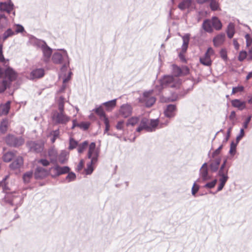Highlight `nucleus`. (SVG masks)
<instances>
[{
	"label": "nucleus",
	"instance_id": "nucleus-16",
	"mask_svg": "<svg viewBox=\"0 0 252 252\" xmlns=\"http://www.w3.org/2000/svg\"><path fill=\"white\" fill-rule=\"evenodd\" d=\"M45 74V70L42 68L33 69L30 73V79L34 80L42 78Z\"/></svg>",
	"mask_w": 252,
	"mask_h": 252
},
{
	"label": "nucleus",
	"instance_id": "nucleus-59",
	"mask_svg": "<svg viewBox=\"0 0 252 252\" xmlns=\"http://www.w3.org/2000/svg\"><path fill=\"white\" fill-rule=\"evenodd\" d=\"M16 26V29L15 30V34H17L19 33H22L25 31L24 27L20 24L15 25Z\"/></svg>",
	"mask_w": 252,
	"mask_h": 252
},
{
	"label": "nucleus",
	"instance_id": "nucleus-28",
	"mask_svg": "<svg viewBox=\"0 0 252 252\" xmlns=\"http://www.w3.org/2000/svg\"><path fill=\"white\" fill-rule=\"evenodd\" d=\"M211 20L212 22L213 27L216 30L219 31L221 29L222 25L221 21L218 18V17L216 16H213L212 17Z\"/></svg>",
	"mask_w": 252,
	"mask_h": 252
},
{
	"label": "nucleus",
	"instance_id": "nucleus-45",
	"mask_svg": "<svg viewBox=\"0 0 252 252\" xmlns=\"http://www.w3.org/2000/svg\"><path fill=\"white\" fill-rule=\"evenodd\" d=\"M239 142L232 141L230 143V150L229 153L232 156H234L236 153V147Z\"/></svg>",
	"mask_w": 252,
	"mask_h": 252
},
{
	"label": "nucleus",
	"instance_id": "nucleus-4",
	"mask_svg": "<svg viewBox=\"0 0 252 252\" xmlns=\"http://www.w3.org/2000/svg\"><path fill=\"white\" fill-rule=\"evenodd\" d=\"M180 83L178 78H175L171 75L164 76L160 80V86H156L157 89L159 91L164 88H177Z\"/></svg>",
	"mask_w": 252,
	"mask_h": 252
},
{
	"label": "nucleus",
	"instance_id": "nucleus-46",
	"mask_svg": "<svg viewBox=\"0 0 252 252\" xmlns=\"http://www.w3.org/2000/svg\"><path fill=\"white\" fill-rule=\"evenodd\" d=\"M10 85L6 79L0 81V93L3 92Z\"/></svg>",
	"mask_w": 252,
	"mask_h": 252
},
{
	"label": "nucleus",
	"instance_id": "nucleus-33",
	"mask_svg": "<svg viewBox=\"0 0 252 252\" xmlns=\"http://www.w3.org/2000/svg\"><path fill=\"white\" fill-rule=\"evenodd\" d=\"M192 2V0H182L178 7L181 10H184L187 8H189L191 6Z\"/></svg>",
	"mask_w": 252,
	"mask_h": 252
},
{
	"label": "nucleus",
	"instance_id": "nucleus-8",
	"mask_svg": "<svg viewBox=\"0 0 252 252\" xmlns=\"http://www.w3.org/2000/svg\"><path fill=\"white\" fill-rule=\"evenodd\" d=\"M49 170L51 172V176L53 178H56L61 175L68 173L70 169L67 166H60L56 164L54 167L50 168Z\"/></svg>",
	"mask_w": 252,
	"mask_h": 252
},
{
	"label": "nucleus",
	"instance_id": "nucleus-12",
	"mask_svg": "<svg viewBox=\"0 0 252 252\" xmlns=\"http://www.w3.org/2000/svg\"><path fill=\"white\" fill-rule=\"evenodd\" d=\"M132 107L129 104H124L120 108L119 114L124 118H126L131 115Z\"/></svg>",
	"mask_w": 252,
	"mask_h": 252
},
{
	"label": "nucleus",
	"instance_id": "nucleus-56",
	"mask_svg": "<svg viewBox=\"0 0 252 252\" xmlns=\"http://www.w3.org/2000/svg\"><path fill=\"white\" fill-rule=\"evenodd\" d=\"M244 88L242 86H238L233 87L232 90V94H235L238 92H242L244 91Z\"/></svg>",
	"mask_w": 252,
	"mask_h": 252
},
{
	"label": "nucleus",
	"instance_id": "nucleus-23",
	"mask_svg": "<svg viewBox=\"0 0 252 252\" xmlns=\"http://www.w3.org/2000/svg\"><path fill=\"white\" fill-rule=\"evenodd\" d=\"M202 28L206 32L212 33L213 32V27L211 19L204 20L202 25Z\"/></svg>",
	"mask_w": 252,
	"mask_h": 252
},
{
	"label": "nucleus",
	"instance_id": "nucleus-38",
	"mask_svg": "<svg viewBox=\"0 0 252 252\" xmlns=\"http://www.w3.org/2000/svg\"><path fill=\"white\" fill-rule=\"evenodd\" d=\"M9 22L6 16L3 14H0V29L6 28Z\"/></svg>",
	"mask_w": 252,
	"mask_h": 252
},
{
	"label": "nucleus",
	"instance_id": "nucleus-35",
	"mask_svg": "<svg viewBox=\"0 0 252 252\" xmlns=\"http://www.w3.org/2000/svg\"><path fill=\"white\" fill-rule=\"evenodd\" d=\"M226 32L229 38L231 39L233 37L235 32V25L233 23L231 22L228 24Z\"/></svg>",
	"mask_w": 252,
	"mask_h": 252
},
{
	"label": "nucleus",
	"instance_id": "nucleus-30",
	"mask_svg": "<svg viewBox=\"0 0 252 252\" xmlns=\"http://www.w3.org/2000/svg\"><path fill=\"white\" fill-rule=\"evenodd\" d=\"M92 111L94 112L99 117V118L102 120H104V118H108L103 109L102 105H100L94 109Z\"/></svg>",
	"mask_w": 252,
	"mask_h": 252
},
{
	"label": "nucleus",
	"instance_id": "nucleus-36",
	"mask_svg": "<svg viewBox=\"0 0 252 252\" xmlns=\"http://www.w3.org/2000/svg\"><path fill=\"white\" fill-rule=\"evenodd\" d=\"M117 99H114L103 103L101 105L106 107L107 111L111 110L116 105Z\"/></svg>",
	"mask_w": 252,
	"mask_h": 252
},
{
	"label": "nucleus",
	"instance_id": "nucleus-52",
	"mask_svg": "<svg viewBox=\"0 0 252 252\" xmlns=\"http://www.w3.org/2000/svg\"><path fill=\"white\" fill-rule=\"evenodd\" d=\"M178 98V95L176 94H173L171 96L167 97L165 98L166 102H174L176 101Z\"/></svg>",
	"mask_w": 252,
	"mask_h": 252
},
{
	"label": "nucleus",
	"instance_id": "nucleus-54",
	"mask_svg": "<svg viewBox=\"0 0 252 252\" xmlns=\"http://www.w3.org/2000/svg\"><path fill=\"white\" fill-rule=\"evenodd\" d=\"M68 175L66 177V180H67L68 182H70L72 181H74L76 179V175L74 172L70 171L67 173Z\"/></svg>",
	"mask_w": 252,
	"mask_h": 252
},
{
	"label": "nucleus",
	"instance_id": "nucleus-26",
	"mask_svg": "<svg viewBox=\"0 0 252 252\" xmlns=\"http://www.w3.org/2000/svg\"><path fill=\"white\" fill-rule=\"evenodd\" d=\"M10 108V101H8L4 104L0 105V116L6 115Z\"/></svg>",
	"mask_w": 252,
	"mask_h": 252
},
{
	"label": "nucleus",
	"instance_id": "nucleus-10",
	"mask_svg": "<svg viewBox=\"0 0 252 252\" xmlns=\"http://www.w3.org/2000/svg\"><path fill=\"white\" fill-rule=\"evenodd\" d=\"M153 91H149L145 92L143 94V97L141 98V101L144 102L147 107H149L152 106L156 101L155 97L151 96Z\"/></svg>",
	"mask_w": 252,
	"mask_h": 252
},
{
	"label": "nucleus",
	"instance_id": "nucleus-55",
	"mask_svg": "<svg viewBox=\"0 0 252 252\" xmlns=\"http://www.w3.org/2000/svg\"><path fill=\"white\" fill-rule=\"evenodd\" d=\"M199 186L197 185L196 182H194L191 188V194L193 196H195L196 193L199 189Z\"/></svg>",
	"mask_w": 252,
	"mask_h": 252
},
{
	"label": "nucleus",
	"instance_id": "nucleus-62",
	"mask_svg": "<svg viewBox=\"0 0 252 252\" xmlns=\"http://www.w3.org/2000/svg\"><path fill=\"white\" fill-rule=\"evenodd\" d=\"M245 132L244 128H241L239 134L236 137V141L239 142L241 139L244 136Z\"/></svg>",
	"mask_w": 252,
	"mask_h": 252
},
{
	"label": "nucleus",
	"instance_id": "nucleus-22",
	"mask_svg": "<svg viewBox=\"0 0 252 252\" xmlns=\"http://www.w3.org/2000/svg\"><path fill=\"white\" fill-rule=\"evenodd\" d=\"M230 165L227 163V159H223L221 164H220V170L219 174L228 175V171Z\"/></svg>",
	"mask_w": 252,
	"mask_h": 252
},
{
	"label": "nucleus",
	"instance_id": "nucleus-9",
	"mask_svg": "<svg viewBox=\"0 0 252 252\" xmlns=\"http://www.w3.org/2000/svg\"><path fill=\"white\" fill-rule=\"evenodd\" d=\"M213 159H210L208 162L209 169L212 173H217L216 176H219V172L220 170V164L221 163V158H213Z\"/></svg>",
	"mask_w": 252,
	"mask_h": 252
},
{
	"label": "nucleus",
	"instance_id": "nucleus-25",
	"mask_svg": "<svg viewBox=\"0 0 252 252\" xmlns=\"http://www.w3.org/2000/svg\"><path fill=\"white\" fill-rule=\"evenodd\" d=\"M97 153V158L99 156V151L95 150V143L94 142H92L89 145V151L88 153V158H91L93 156H95V153Z\"/></svg>",
	"mask_w": 252,
	"mask_h": 252
},
{
	"label": "nucleus",
	"instance_id": "nucleus-39",
	"mask_svg": "<svg viewBox=\"0 0 252 252\" xmlns=\"http://www.w3.org/2000/svg\"><path fill=\"white\" fill-rule=\"evenodd\" d=\"M15 154L14 152L10 151L4 153L2 156L3 160L4 162H10L15 157Z\"/></svg>",
	"mask_w": 252,
	"mask_h": 252
},
{
	"label": "nucleus",
	"instance_id": "nucleus-53",
	"mask_svg": "<svg viewBox=\"0 0 252 252\" xmlns=\"http://www.w3.org/2000/svg\"><path fill=\"white\" fill-rule=\"evenodd\" d=\"M247 52L246 51L242 50L240 52L238 57V60L240 62H243L247 56Z\"/></svg>",
	"mask_w": 252,
	"mask_h": 252
},
{
	"label": "nucleus",
	"instance_id": "nucleus-64",
	"mask_svg": "<svg viewBox=\"0 0 252 252\" xmlns=\"http://www.w3.org/2000/svg\"><path fill=\"white\" fill-rule=\"evenodd\" d=\"M38 163H40L43 166H47L50 164V162L46 159L41 158L38 160Z\"/></svg>",
	"mask_w": 252,
	"mask_h": 252
},
{
	"label": "nucleus",
	"instance_id": "nucleus-40",
	"mask_svg": "<svg viewBox=\"0 0 252 252\" xmlns=\"http://www.w3.org/2000/svg\"><path fill=\"white\" fill-rule=\"evenodd\" d=\"M67 159V153L65 151H62L58 157V160L61 164L65 163Z\"/></svg>",
	"mask_w": 252,
	"mask_h": 252
},
{
	"label": "nucleus",
	"instance_id": "nucleus-58",
	"mask_svg": "<svg viewBox=\"0 0 252 252\" xmlns=\"http://www.w3.org/2000/svg\"><path fill=\"white\" fill-rule=\"evenodd\" d=\"M223 148V145H221L219 146V147L216 150H215L212 154V158H215L217 156L219 155L220 153V151Z\"/></svg>",
	"mask_w": 252,
	"mask_h": 252
},
{
	"label": "nucleus",
	"instance_id": "nucleus-51",
	"mask_svg": "<svg viewBox=\"0 0 252 252\" xmlns=\"http://www.w3.org/2000/svg\"><path fill=\"white\" fill-rule=\"evenodd\" d=\"M78 145V142L75 140L73 138H70L69 139V146L68 149L69 150H72L75 148Z\"/></svg>",
	"mask_w": 252,
	"mask_h": 252
},
{
	"label": "nucleus",
	"instance_id": "nucleus-11",
	"mask_svg": "<svg viewBox=\"0 0 252 252\" xmlns=\"http://www.w3.org/2000/svg\"><path fill=\"white\" fill-rule=\"evenodd\" d=\"M27 145L32 152L38 153L43 150L44 145L39 141H30L27 143Z\"/></svg>",
	"mask_w": 252,
	"mask_h": 252
},
{
	"label": "nucleus",
	"instance_id": "nucleus-41",
	"mask_svg": "<svg viewBox=\"0 0 252 252\" xmlns=\"http://www.w3.org/2000/svg\"><path fill=\"white\" fill-rule=\"evenodd\" d=\"M15 34V32L11 28L7 29L2 35L3 41L6 40L8 38L12 36Z\"/></svg>",
	"mask_w": 252,
	"mask_h": 252
},
{
	"label": "nucleus",
	"instance_id": "nucleus-34",
	"mask_svg": "<svg viewBox=\"0 0 252 252\" xmlns=\"http://www.w3.org/2000/svg\"><path fill=\"white\" fill-rule=\"evenodd\" d=\"M207 54V53H205L203 56L200 57L199 61L201 64L209 66L211 65L212 61L210 56Z\"/></svg>",
	"mask_w": 252,
	"mask_h": 252
},
{
	"label": "nucleus",
	"instance_id": "nucleus-48",
	"mask_svg": "<svg viewBox=\"0 0 252 252\" xmlns=\"http://www.w3.org/2000/svg\"><path fill=\"white\" fill-rule=\"evenodd\" d=\"M218 182V180L217 179H215L211 182L207 183L204 186L203 188L206 189H212L214 188Z\"/></svg>",
	"mask_w": 252,
	"mask_h": 252
},
{
	"label": "nucleus",
	"instance_id": "nucleus-2",
	"mask_svg": "<svg viewBox=\"0 0 252 252\" xmlns=\"http://www.w3.org/2000/svg\"><path fill=\"white\" fill-rule=\"evenodd\" d=\"M52 62L57 65H61V70L65 72L69 66V59L67 51L64 49H58L52 56Z\"/></svg>",
	"mask_w": 252,
	"mask_h": 252
},
{
	"label": "nucleus",
	"instance_id": "nucleus-61",
	"mask_svg": "<svg viewBox=\"0 0 252 252\" xmlns=\"http://www.w3.org/2000/svg\"><path fill=\"white\" fill-rule=\"evenodd\" d=\"M245 37L246 40V46L249 47L252 43V38H251L250 34L248 33L245 35Z\"/></svg>",
	"mask_w": 252,
	"mask_h": 252
},
{
	"label": "nucleus",
	"instance_id": "nucleus-14",
	"mask_svg": "<svg viewBox=\"0 0 252 252\" xmlns=\"http://www.w3.org/2000/svg\"><path fill=\"white\" fill-rule=\"evenodd\" d=\"M217 177H219V181L220 182V184L218 187L217 190L216 192H214L212 191H210L209 192L210 193H211L213 194H215L217 192H219V191H220V190H221L229 179L228 175L219 174V176H217Z\"/></svg>",
	"mask_w": 252,
	"mask_h": 252
},
{
	"label": "nucleus",
	"instance_id": "nucleus-44",
	"mask_svg": "<svg viewBox=\"0 0 252 252\" xmlns=\"http://www.w3.org/2000/svg\"><path fill=\"white\" fill-rule=\"evenodd\" d=\"M139 121V117H132L131 118L128 119L126 122V126H134Z\"/></svg>",
	"mask_w": 252,
	"mask_h": 252
},
{
	"label": "nucleus",
	"instance_id": "nucleus-43",
	"mask_svg": "<svg viewBox=\"0 0 252 252\" xmlns=\"http://www.w3.org/2000/svg\"><path fill=\"white\" fill-rule=\"evenodd\" d=\"M33 176V172L32 171L25 173L23 175V180L25 184L30 183L31 179Z\"/></svg>",
	"mask_w": 252,
	"mask_h": 252
},
{
	"label": "nucleus",
	"instance_id": "nucleus-60",
	"mask_svg": "<svg viewBox=\"0 0 252 252\" xmlns=\"http://www.w3.org/2000/svg\"><path fill=\"white\" fill-rule=\"evenodd\" d=\"M232 126H230L228 128L225 137L224 138V139L222 141V142L223 143H226L229 139L230 134H231V130H232Z\"/></svg>",
	"mask_w": 252,
	"mask_h": 252
},
{
	"label": "nucleus",
	"instance_id": "nucleus-42",
	"mask_svg": "<svg viewBox=\"0 0 252 252\" xmlns=\"http://www.w3.org/2000/svg\"><path fill=\"white\" fill-rule=\"evenodd\" d=\"M172 71L173 75L176 77L175 78L183 75V70L176 65H173Z\"/></svg>",
	"mask_w": 252,
	"mask_h": 252
},
{
	"label": "nucleus",
	"instance_id": "nucleus-21",
	"mask_svg": "<svg viewBox=\"0 0 252 252\" xmlns=\"http://www.w3.org/2000/svg\"><path fill=\"white\" fill-rule=\"evenodd\" d=\"M233 107L237 108L239 110L242 111L246 108V102L242 101L239 99H234L231 101Z\"/></svg>",
	"mask_w": 252,
	"mask_h": 252
},
{
	"label": "nucleus",
	"instance_id": "nucleus-31",
	"mask_svg": "<svg viewBox=\"0 0 252 252\" xmlns=\"http://www.w3.org/2000/svg\"><path fill=\"white\" fill-rule=\"evenodd\" d=\"M199 176L203 182L207 181L211 179V176L209 175L208 169H200Z\"/></svg>",
	"mask_w": 252,
	"mask_h": 252
},
{
	"label": "nucleus",
	"instance_id": "nucleus-49",
	"mask_svg": "<svg viewBox=\"0 0 252 252\" xmlns=\"http://www.w3.org/2000/svg\"><path fill=\"white\" fill-rule=\"evenodd\" d=\"M88 145V142L87 141H84L78 146V152L82 153Z\"/></svg>",
	"mask_w": 252,
	"mask_h": 252
},
{
	"label": "nucleus",
	"instance_id": "nucleus-27",
	"mask_svg": "<svg viewBox=\"0 0 252 252\" xmlns=\"http://www.w3.org/2000/svg\"><path fill=\"white\" fill-rule=\"evenodd\" d=\"M190 39V34L187 33L182 36L183 45L182 46L181 50L183 53H185L188 48L189 43Z\"/></svg>",
	"mask_w": 252,
	"mask_h": 252
},
{
	"label": "nucleus",
	"instance_id": "nucleus-18",
	"mask_svg": "<svg viewBox=\"0 0 252 252\" xmlns=\"http://www.w3.org/2000/svg\"><path fill=\"white\" fill-rule=\"evenodd\" d=\"M47 174V170L42 167L37 166L35 170L34 176L35 179L39 180L45 178Z\"/></svg>",
	"mask_w": 252,
	"mask_h": 252
},
{
	"label": "nucleus",
	"instance_id": "nucleus-19",
	"mask_svg": "<svg viewBox=\"0 0 252 252\" xmlns=\"http://www.w3.org/2000/svg\"><path fill=\"white\" fill-rule=\"evenodd\" d=\"M23 164V159L22 157H17L10 164L9 167L12 170H16L20 168Z\"/></svg>",
	"mask_w": 252,
	"mask_h": 252
},
{
	"label": "nucleus",
	"instance_id": "nucleus-37",
	"mask_svg": "<svg viewBox=\"0 0 252 252\" xmlns=\"http://www.w3.org/2000/svg\"><path fill=\"white\" fill-rule=\"evenodd\" d=\"M209 6L212 11H215L220 10L218 0H209Z\"/></svg>",
	"mask_w": 252,
	"mask_h": 252
},
{
	"label": "nucleus",
	"instance_id": "nucleus-29",
	"mask_svg": "<svg viewBox=\"0 0 252 252\" xmlns=\"http://www.w3.org/2000/svg\"><path fill=\"white\" fill-rule=\"evenodd\" d=\"M48 156L51 162L57 163L58 160V153L56 150L51 148L48 150Z\"/></svg>",
	"mask_w": 252,
	"mask_h": 252
},
{
	"label": "nucleus",
	"instance_id": "nucleus-17",
	"mask_svg": "<svg viewBox=\"0 0 252 252\" xmlns=\"http://www.w3.org/2000/svg\"><path fill=\"white\" fill-rule=\"evenodd\" d=\"M97 155V154L96 153L95 156H93V158H90L91 161L87 163V168L85 169V172L87 175H90L93 173L94 170L93 165L95 164L98 160Z\"/></svg>",
	"mask_w": 252,
	"mask_h": 252
},
{
	"label": "nucleus",
	"instance_id": "nucleus-63",
	"mask_svg": "<svg viewBox=\"0 0 252 252\" xmlns=\"http://www.w3.org/2000/svg\"><path fill=\"white\" fill-rule=\"evenodd\" d=\"M105 125V128L104 130V133H107L110 128L109 121L108 118H104V120L103 121Z\"/></svg>",
	"mask_w": 252,
	"mask_h": 252
},
{
	"label": "nucleus",
	"instance_id": "nucleus-5",
	"mask_svg": "<svg viewBox=\"0 0 252 252\" xmlns=\"http://www.w3.org/2000/svg\"><path fill=\"white\" fill-rule=\"evenodd\" d=\"M158 125V120L151 119L149 123L148 119L143 118L140 123L139 126L136 128L137 132H140L142 130H145L147 132H152L155 131L156 127Z\"/></svg>",
	"mask_w": 252,
	"mask_h": 252
},
{
	"label": "nucleus",
	"instance_id": "nucleus-1",
	"mask_svg": "<svg viewBox=\"0 0 252 252\" xmlns=\"http://www.w3.org/2000/svg\"><path fill=\"white\" fill-rule=\"evenodd\" d=\"M64 98L60 96L58 102V109L52 113V119L55 125H65L70 120V117L64 112Z\"/></svg>",
	"mask_w": 252,
	"mask_h": 252
},
{
	"label": "nucleus",
	"instance_id": "nucleus-20",
	"mask_svg": "<svg viewBox=\"0 0 252 252\" xmlns=\"http://www.w3.org/2000/svg\"><path fill=\"white\" fill-rule=\"evenodd\" d=\"M13 8V4L9 0L8 2H0V10L1 11H6L9 13Z\"/></svg>",
	"mask_w": 252,
	"mask_h": 252
},
{
	"label": "nucleus",
	"instance_id": "nucleus-24",
	"mask_svg": "<svg viewBox=\"0 0 252 252\" xmlns=\"http://www.w3.org/2000/svg\"><path fill=\"white\" fill-rule=\"evenodd\" d=\"M225 39L224 33H220L215 36L213 39L214 44L215 46H219L223 43Z\"/></svg>",
	"mask_w": 252,
	"mask_h": 252
},
{
	"label": "nucleus",
	"instance_id": "nucleus-3",
	"mask_svg": "<svg viewBox=\"0 0 252 252\" xmlns=\"http://www.w3.org/2000/svg\"><path fill=\"white\" fill-rule=\"evenodd\" d=\"M33 44L41 49L42 53L41 60L46 64L48 63L52 58L53 49L50 48L44 40L33 37Z\"/></svg>",
	"mask_w": 252,
	"mask_h": 252
},
{
	"label": "nucleus",
	"instance_id": "nucleus-57",
	"mask_svg": "<svg viewBox=\"0 0 252 252\" xmlns=\"http://www.w3.org/2000/svg\"><path fill=\"white\" fill-rule=\"evenodd\" d=\"M90 125V124L89 123L82 122L79 124V125H78V127L84 130H86L89 128Z\"/></svg>",
	"mask_w": 252,
	"mask_h": 252
},
{
	"label": "nucleus",
	"instance_id": "nucleus-32",
	"mask_svg": "<svg viewBox=\"0 0 252 252\" xmlns=\"http://www.w3.org/2000/svg\"><path fill=\"white\" fill-rule=\"evenodd\" d=\"M9 126V120L6 118L2 119L0 124V132L2 134L5 133L7 131Z\"/></svg>",
	"mask_w": 252,
	"mask_h": 252
},
{
	"label": "nucleus",
	"instance_id": "nucleus-6",
	"mask_svg": "<svg viewBox=\"0 0 252 252\" xmlns=\"http://www.w3.org/2000/svg\"><path fill=\"white\" fill-rule=\"evenodd\" d=\"M5 142L10 147L17 148L24 144L25 140L22 136L9 134L5 137Z\"/></svg>",
	"mask_w": 252,
	"mask_h": 252
},
{
	"label": "nucleus",
	"instance_id": "nucleus-15",
	"mask_svg": "<svg viewBox=\"0 0 252 252\" xmlns=\"http://www.w3.org/2000/svg\"><path fill=\"white\" fill-rule=\"evenodd\" d=\"M177 110L176 106L175 104L167 105L166 108L164 110L165 116L169 118H173L176 115Z\"/></svg>",
	"mask_w": 252,
	"mask_h": 252
},
{
	"label": "nucleus",
	"instance_id": "nucleus-13",
	"mask_svg": "<svg viewBox=\"0 0 252 252\" xmlns=\"http://www.w3.org/2000/svg\"><path fill=\"white\" fill-rule=\"evenodd\" d=\"M4 78L10 84L14 81L17 78V74L16 72L10 67H7L4 71Z\"/></svg>",
	"mask_w": 252,
	"mask_h": 252
},
{
	"label": "nucleus",
	"instance_id": "nucleus-50",
	"mask_svg": "<svg viewBox=\"0 0 252 252\" xmlns=\"http://www.w3.org/2000/svg\"><path fill=\"white\" fill-rule=\"evenodd\" d=\"M51 134L53 136L51 140L52 143H54L56 141V139L59 136L60 131L59 129H57L55 130H53L51 133Z\"/></svg>",
	"mask_w": 252,
	"mask_h": 252
},
{
	"label": "nucleus",
	"instance_id": "nucleus-47",
	"mask_svg": "<svg viewBox=\"0 0 252 252\" xmlns=\"http://www.w3.org/2000/svg\"><path fill=\"white\" fill-rule=\"evenodd\" d=\"M9 178V175H6L3 178V179L0 181V187H2L3 191L4 192H6L8 190H9L8 188L7 187L6 184V180H7Z\"/></svg>",
	"mask_w": 252,
	"mask_h": 252
},
{
	"label": "nucleus",
	"instance_id": "nucleus-7",
	"mask_svg": "<svg viewBox=\"0 0 252 252\" xmlns=\"http://www.w3.org/2000/svg\"><path fill=\"white\" fill-rule=\"evenodd\" d=\"M24 197L21 196L16 193H9L8 191L6 192V195L4 198L5 201L9 203L11 205L20 206L23 200Z\"/></svg>",
	"mask_w": 252,
	"mask_h": 252
}]
</instances>
